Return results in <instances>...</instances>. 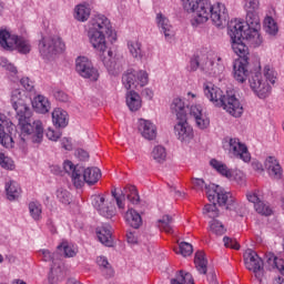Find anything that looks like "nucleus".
<instances>
[{
  "label": "nucleus",
  "instance_id": "63",
  "mask_svg": "<svg viewBox=\"0 0 284 284\" xmlns=\"http://www.w3.org/2000/svg\"><path fill=\"white\" fill-rule=\"evenodd\" d=\"M55 99L58 101L65 102V101H68V94H65L63 91L57 92L55 93Z\"/></svg>",
  "mask_w": 284,
  "mask_h": 284
},
{
  "label": "nucleus",
  "instance_id": "7",
  "mask_svg": "<svg viewBox=\"0 0 284 284\" xmlns=\"http://www.w3.org/2000/svg\"><path fill=\"white\" fill-rule=\"evenodd\" d=\"M206 196L212 204H206L203 207V216L205 219H217L219 216V207H216V203L220 205H227V201L232 199V195L223 190L220 185L209 184L206 187Z\"/></svg>",
  "mask_w": 284,
  "mask_h": 284
},
{
  "label": "nucleus",
  "instance_id": "30",
  "mask_svg": "<svg viewBox=\"0 0 284 284\" xmlns=\"http://www.w3.org/2000/svg\"><path fill=\"white\" fill-rule=\"evenodd\" d=\"M126 223L133 227L134 230H139L141 225H143V219L139 212L134 211V209H129L124 215Z\"/></svg>",
  "mask_w": 284,
  "mask_h": 284
},
{
  "label": "nucleus",
  "instance_id": "23",
  "mask_svg": "<svg viewBox=\"0 0 284 284\" xmlns=\"http://www.w3.org/2000/svg\"><path fill=\"white\" fill-rule=\"evenodd\" d=\"M264 168L271 179H281L283 176V169L281 168L278 160H276L274 156L266 158Z\"/></svg>",
  "mask_w": 284,
  "mask_h": 284
},
{
  "label": "nucleus",
  "instance_id": "34",
  "mask_svg": "<svg viewBox=\"0 0 284 284\" xmlns=\"http://www.w3.org/2000/svg\"><path fill=\"white\" fill-rule=\"evenodd\" d=\"M194 263L200 274H207V258L205 257V252L197 251L195 253Z\"/></svg>",
  "mask_w": 284,
  "mask_h": 284
},
{
  "label": "nucleus",
  "instance_id": "18",
  "mask_svg": "<svg viewBox=\"0 0 284 284\" xmlns=\"http://www.w3.org/2000/svg\"><path fill=\"white\" fill-rule=\"evenodd\" d=\"M229 152L236 159L244 161V163H250V161H252V155L247 150V145L236 138H231L229 140Z\"/></svg>",
  "mask_w": 284,
  "mask_h": 284
},
{
  "label": "nucleus",
  "instance_id": "11",
  "mask_svg": "<svg viewBox=\"0 0 284 284\" xmlns=\"http://www.w3.org/2000/svg\"><path fill=\"white\" fill-rule=\"evenodd\" d=\"M42 261L52 263L49 273V283L57 284L63 278V271L61 270V257L59 253H52L48 250H41Z\"/></svg>",
  "mask_w": 284,
  "mask_h": 284
},
{
  "label": "nucleus",
  "instance_id": "62",
  "mask_svg": "<svg viewBox=\"0 0 284 284\" xmlns=\"http://www.w3.org/2000/svg\"><path fill=\"white\" fill-rule=\"evenodd\" d=\"M61 145L64 150H68V151L72 150V142H70V139L68 138H63L61 140Z\"/></svg>",
  "mask_w": 284,
  "mask_h": 284
},
{
  "label": "nucleus",
  "instance_id": "40",
  "mask_svg": "<svg viewBox=\"0 0 284 284\" xmlns=\"http://www.w3.org/2000/svg\"><path fill=\"white\" fill-rule=\"evenodd\" d=\"M29 213L33 221H41L43 214V206L39 202H30Z\"/></svg>",
  "mask_w": 284,
  "mask_h": 284
},
{
  "label": "nucleus",
  "instance_id": "32",
  "mask_svg": "<svg viewBox=\"0 0 284 284\" xmlns=\"http://www.w3.org/2000/svg\"><path fill=\"white\" fill-rule=\"evenodd\" d=\"M126 105L129 110H131V112H136L141 110V95H139V93H136L135 91H129L126 93Z\"/></svg>",
  "mask_w": 284,
  "mask_h": 284
},
{
  "label": "nucleus",
  "instance_id": "2",
  "mask_svg": "<svg viewBox=\"0 0 284 284\" xmlns=\"http://www.w3.org/2000/svg\"><path fill=\"white\" fill-rule=\"evenodd\" d=\"M204 94L211 103L216 108H223L231 116L239 119L243 115V104L234 94L226 93L223 94L221 88L215 87L212 82H206L203 85Z\"/></svg>",
  "mask_w": 284,
  "mask_h": 284
},
{
  "label": "nucleus",
  "instance_id": "6",
  "mask_svg": "<svg viewBox=\"0 0 284 284\" xmlns=\"http://www.w3.org/2000/svg\"><path fill=\"white\" fill-rule=\"evenodd\" d=\"M63 170L71 176L74 187L78 189L83 187L85 183L94 185L101 179V170L99 168H87L83 170V168L74 165L70 160L63 162Z\"/></svg>",
  "mask_w": 284,
  "mask_h": 284
},
{
  "label": "nucleus",
  "instance_id": "17",
  "mask_svg": "<svg viewBox=\"0 0 284 284\" xmlns=\"http://www.w3.org/2000/svg\"><path fill=\"white\" fill-rule=\"evenodd\" d=\"M248 83L251 85V90L257 94L258 99H267L270 94H272V87L264 81L263 75L261 73H255L248 79Z\"/></svg>",
  "mask_w": 284,
  "mask_h": 284
},
{
  "label": "nucleus",
  "instance_id": "8",
  "mask_svg": "<svg viewBox=\"0 0 284 284\" xmlns=\"http://www.w3.org/2000/svg\"><path fill=\"white\" fill-rule=\"evenodd\" d=\"M183 8L186 12H193L192 26L207 23L212 19V2L209 0H182Z\"/></svg>",
  "mask_w": 284,
  "mask_h": 284
},
{
  "label": "nucleus",
  "instance_id": "56",
  "mask_svg": "<svg viewBox=\"0 0 284 284\" xmlns=\"http://www.w3.org/2000/svg\"><path fill=\"white\" fill-rule=\"evenodd\" d=\"M20 83H21L22 88H24V90H27V92H32L34 90V82L32 80H30V78H22L20 80Z\"/></svg>",
  "mask_w": 284,
  "mask_h": 284
},
{
  "label": "nucleus",
  "instance_id": "15",
  "mask_svg": "<svg viewBox=\"0 0 284 284\" xmlns=\"http://www.w3.org/2000/svg\"><path fill=\"white\" fill-rule=\"evenodd\" d=\"M92 205L104 219H112L116 214L114 202L105 195H94Z\"/></svg>",
  "mask_w": 284,
  "mask_h": 284
},
{
  "label": "nucleus",
  "instance_id": "10",
  "mask_svg": "<svg viewBox=\"0 0 284 284\" xmlns=\"http://www.w3.org/2000/svg\"><path fill=\"white\" fill-rule=\"evenodd\" d=\"M42 59H50L53 54H59L65 50V43L58 36L43 37L38 44Z\"/></svg>",
  "mask_w": 284,
  "mask_h": 284
},
{
  "label": "nucleus",
  "instance_id": "29",
  "mask_svg": "<svg viewBox=\"0 0 284 284\" xmlns=\"http://www.w3.org/2000/svg\"><path fill=\"white\" fill-rule=\"evenodd\" d=\"M233 70L234 79H236L239 83H245V81H247V74H250V71H247V61H236L234 63Z\"/></svg>",
  "mask_w": 284,
  "mask_h": 284
},
{
  "label": "nucleus",
  "instance_id": "1",
  "mask_svg": "<svg viewBox=\"0 0 284 284\" xmlns=\"http://www.w3.org/2000/svg\"><path fill=\"white\" fill-rule=\"evenodd\" d=\"M11 105L20 128L21 141L26 142L30 139L32 143H41L43 141V122L40 120L32 122V108H30V100L26 93L20 89H14L11 92Z\"/></svg>",
  "mask_w": 284,
  "mask_h": 284
},
{
  "label": "nucleus",
  "instance_id": "52",
  "mask_svg": "<svg viewBox=\"0 0 284 284\" xmlns=\"http://www.w3.org/2000/svg\"><path fill=\"white\" fill-rule=\"evenodd\" d=\"M246 199L250 203H253L254 206L263 201V197H261V193L258 191L248 192L246 194Z\"/></svg>",
  "mask_w": 284,
  "mask_h": 284
},
{
  "label": "nucleus",
  "instance_id": "44",
  "mask_svg": "<svg viewBox=\"0 0 284 284\" xmlns=\"http://www.w3.org/2000/svg\"><path fill=\"white\" fill-rule=\"evenodd\" d=\"M128 49L130 51V54L134 59H141L142 51H141V42L139 40H131L128 42Z\"/></svg>",
  "mask_w": 284,
  "mask_h": 284
},
{
  "label": "nucleus",
  "instance_id": "50",
  "mask_svg": "<svg viewBox=\"0 0 284 284\" xmlns=\"http://www.w3.org/2000/svg\"><path fill=\"white\" fill-rule=\"evenodd\" d=\"M264 77H265L266 81L272 83V85H274L276 83V71L271 69L270 65H266L264 68Z\"/></svg>",
  "mask_w": 284,
  "mask_h": 284
},
{
  "label": "nucleus",
  "instance_id": "26",
  "mask_svg": "<svg viewBox=\"0 0 284 284\" xmlns=\"http://www.w3.org/2000/svg\"><path fill=\"white\" fill-rule=\"evenodd\" d=\"M156 24L160 31L164 33V37L168 41L174 37V28L170 23V19L163 16V13L156 14Z\"/></svg>",
  "mask_w": 284,
  "mask_h": 284
},
{
  "label": "nucleus",
  "instance_id": "33",
  "mask_svg": "<svg viewBox=\"0 0 284 284\" xmlns=\"http://www.w3.org/2000/svg\"><path fill=\"white\" fill-rule=\"evenodd\" d=\"M210 165L213 170H216L221 176H225L229 181H232V169L227 168V165L216 159H212L210 161Z\"/></svg>",
  "mask_w": 284,
  "mask_h": 284
},
{
  "label": "nucleus",
  "instance_id": "21",
  "mask_svg": "<svg viewBox=\"0 0 284 284\" xmlns=\"http://www.w3.org/2000/svg\"><path fill=\"white\" fill-rule=\"evenodd\" d=\"M138 130L148 141H154L156 139V125L150 120L140 119L138 122Z\"/></svg>",
  "mask_w": 284,
  "mask_h": 284
},
{
  "label": "nucleus",
  "instance_id": "25",
  "mask_svg": "<svg viewBox=\"0 0 284 284\" xmlns=\"http://www.w3.org/2000/svg\"><path fill=\"white\" fill-rule=\"evenodd\" d=\"M4 191L8 201H17L21 196V185L12 178H7L4 182Z\"/></svg>",
  "mask_w": 284,
  "mask_h": 284
},
{
  "label": "nucleus",
  "instance_id": "31",
  "mask_svg": "<svg viewBox=\"0 0 284 284\" xmlns=\"http://www.w3.org/2000/svg\"><path fill=\"white\" fill-rule=\"evenodd\" d=\"M52 123L55 128H67L68 126V112L63 109H54L52 112Z\"/></svg>",
  "mask_w": 284,
  "mask_h": 284
},
{
  "label": "nucleus",
  "instance_id": "36",
  "mask_svg": "<svg viewBox=\"0 0 284 284\" xmlns=\"http://www.w3.org/2000/svg\"><path fill=\"white\" fill-rule=\"evenodd\" d=\"M172 223H174L172 216L164 215L161 220L158 221V227L161 230V232H165L166 234H173L174 229L172 226Z\"/></svg>",
  "mask_w": 284,
  "mask_h": 284
},
{
  "label": "nucleus",
  "instance_id": "64",
  "mask_svg": "<svg viewBox=\"0 0 284 284\" xmlns=\"http://www.w3.org/2000/svg\"><path fill=\"white\" fill-rule=\"evenodd\" d=\"M143 97H145L149 100H152L154 97V92L151 89H144L142 91Z\"/></svg>",
  "mask_w": 284,
  "mask_h": 284
},
{
  "label": "nucleus",
  "instance_id": "47",
  "mask_svg": "<svg viewBox=\"0 0 284 284\" xmlns=\"http://www.w3.org/2000/svg\"><path fill=\"white\" fill-rule=\"evenodd\" d=\"M254 210L255 212H257V214H261L262 216H272V207L270 206V204L263 202V200L255 204Z\"/></svg>",
  "mask_w": 284,
  "mask_h": 284
},
{
  "label": "nucleus",
  "instance_id": "24",
  "mask_svg": "<svg viewBox=\"0 0 284 284\" xmlns=\"http://www.w3.org/2000/svg\"><path fill=\"white\" fill-rule=\"evenodd\" d=\"M97 236L102 245L106 247H112L114 241L112 240V226L110 224H102L97 227Z\"/></svg>",
  "mask_w": 284,
  "mask_h": 284
},
{
  "label": "nucleus",
  "instance_id": "60",
  "mask_svg": "<svg viewBox=\"0 0 284 284\" xmlns=\"http://www.w3.org/2000/svg\"><path fill=\"white\" fill-rule=\"evenodd\" d=\"M199 65H200V62H199V57H193L190 61V71L191 72H196L199 70Z\"/></svg>",
  "mask_w": 284,
  "mask_h": 284
},
{
  "label": "nucleus",
  "instance_id": "51",
  "mask_svg": "<svg viewBox=\"0 0 284 284\" xmlns=\"http://www.w3.org/2000/svg\"><path fill=\"white\" fill-rule=\"evenodd\" d=\"M112 57L113 52L112 50H109L108 57L102 58V62L104 63V67L106 68V70H109V72H112L114 70V65H116V63L112 61Z\"/></svg>",
  "mask_w": 284,
  "mask_h": 284
},
{
  "label": "nucleus",
  "instance_id": "13",
  "mask_svg": "<svg viewBox=\"0 0 284 284\" xmlns=\"http://www.w3.org/2000/svg\"><path fill=\"white\" fill-rule=\"evenodd\" d=\"M148 72L143 70H128L122 77V83L125 90H132V88H139V85L140 88H143L144 85H148Z\"/></svg>",
  "mask_w": 284,
  "mask_h": 284
},
{
  "label": "nucleus",
  "instance_id": "61",
  "mask_svg": "<svg viewBox=\"0 0 284 284\" xmlns=\"http://www.w3.org/2000/svg\"><path fill=\"white\" fill-rule=\"evenodd\" d=\"M192 183L195 187H200L201 190H203V187H205V190L210 187V185H205V181L203 179H194Z\"/></svg>",
  "mask_w": 284,
  "mask_h": 284
},
{
  "label": "nucleus",
  "instance_id": "4",
  "mask_svg": "<svg viewBox=\"0 0 284 284\" xmlns=\"http://www.w3.org/2000/svg\"><path fill=\"white\" fill-rule=\"evenodd\" d=\"M227 34L231 37V45L233 52L242 59V61H247V55L250 54L247 45L243 43V40H246L253 48H258L261 44H254L250 42L247 37V24L241 21L240 19H234L229 22Z\"/></svg>",
  "mask_w": 284,
  "mask_h": 284
},
{
  "label": "nucleus",
  "instance_id": "43",
  "mask_svg": "<svg viewBox=\"0 0 284 284\" xmlns=\"http://www.w3.org/2000/svg\"><path fill=\"white\" fill-rule=\"evenodd\" d=\"M74 17L77 21H88V19H90V8L83 4L77 6Z\"/></svg>",
  "mask_w": 284,
  "mask_h": 284
},
{
  "label": "nucleus",
  "instance_id": "45",
  "mask_svg": "<svg viewBox=\"0 0 284 284\" xmlns=\"http://www.w3.org/2000/svg\"><path fill=\"white\" fill-rule=\"evenodd\" d=\"M210 230L216 236H223V234H225V232H227V230L225 229L223 223L219 222L216 220H213L210 222Z\"/></svg>",
  "mask_w": 284,
  "mask_h": 284
},
{
  "label": "nucleus",
  "instance_id": "48",
  "mask_svg": "<svg viewBox=\"0 0 284 284\" xmlns=\"http://www.w3.org/2000/svg\"><path fill=\"white\" fill-rule=\"evenodd\" d=\"M59 252H64V256L67 258H73V256H77V248L74 246L69 245L67 242H63L58 246Z\"/></svg>",
  "mask_w": 284,
  "mask_h": 284
},
{
  "label": "nucleus",
  "instance_id": "28",
  "mask_svg": "<svg viewBox=\"0 0 284 284\" xmlns=\"http://www.w3.org/2000/svg\"><path fill=\"white\" fill-rule=\"evenodd\" d=\"M171 112L175 114L178 121H184L187 119V110L185 109V102L181 98H174L171 102Z\"/></svg>",
  "mask_w": 284,
  "mask_h": 284
},
{
  "label": "nucleus",
  "instance_id": "41",
  "mask_svg": "<svg viewBox=\"0 0 284 284\" xmlns=\"http://www.w3.org/2000/svg\"><path fill=\"white\" fill-rule=\"evenodd\" d=\"M171 284H194V277L190 273L180 271L175 278L171 280Z\"/></svg>",
  "mask_w": 284,
  "mask_h": 284
},
{
  "label": "nucleus",
  "instance_id": "12",
  "mask_svg": "<svg viewBox=\"0 0 284 284\" xmlns=\"http://www.w3.org/2000/svg\"><path fill=\"white\" fill-rule=\"evenodd\" d=\"M244 264L248 272H253L255 278L261 283L265 276V264L255 251L247 250L244 253Z\"/></svg>",
  "mask_w": 284,
  "mask_h": 284
},
{
  "label": "nucleus",
  "instance_id": "19",
  "mask_svg": "<svg viewBox=\"0 0 284 284\" xmlns=\"http://www.w3.org/2000/svg\"><path fill=\"white\" fill-rule=\"evenodd\" d=\"M179 122L174 125V134L182 143H190L194 139V129L187 123V118L184 120H178Z\"/></svg>",
  "mask_w": 284,
  "mask_h": 284
},
{
  "label": "nucleus",
  "instance_id": "53",
  "mask_svg": "<svg viewBox=\"0 0 284 284\" xmlns=\"http://www.w3.org/2000/svg\"><path fill=\"white\" fill-rule=\"evenodd\" d=\"M112 196L115 199L119 210H125V194L121 193V195H116V191H112Z\"/></svg>",
  "mask_w": 284,
  "mask_h": 284
},
{
  "label": "nucleus",
  "instance_id": "35",
  "mask_svg": "<svg viewBox=\"0 0 284 284\" xmlns=\"http://www.w3.org/2000/svg\"><path fill=\"white\" fill-rule=\"evenodd\" d=\"M151 158L153 159V161H155V163H165V160L168 159V151L165 150V146H154L151 152Z\"/></svg>",
  "mask_w": 284,
  "mask_h": 284
},
{
  "label": "nucleus",
  "instance_id": "54",
  "mask_svg": "<svg viewBox=\"0 0 284 284\" xmlns=\"http://www.w3.org/2000/svg\"><path fill=\"white\" fill-rule=\"evenodd\" d=\"M223 243H224L225 247H230L231 250H241V245H239V242H236L235 239L224 236Z\"/></svg>",
  "mask_w": 284,
  "mask_h": 284
},
{
  "label": "nucleus",
  "instance_id": "16",
  "mask_svg": "<svg viewBox=\"0 0 284 284\" xmlns=\"http://www.w3.org/2000/svg\"><path fill=\"white\" fill-rule=\"evenodd\" d=\"M12 132H14V124L6 114L0 113V143L4 148H13L14 145Z\"/></svg>",
  "mask_w": 284,
  "mask_h": 284
},
{
  "label": "nucleus",
  "instance_id": "14",
  "mask_svg": "<svg viewBox=\"0 0 284 284\" xmlns=\"http://www.w3.org/2000/svg\"><path fill=\"white\" fill-rule=\"evenodd\" d=\"M75 71L82 79H89L90 81H99V70L94 68L92 61L87 57H79L75 60Z\"/></svg>",
  "mask_w": 284,
  "mask_h": 284
},
{
  "label": "nucleus",
  "instance_id": "22",
  "mask_svg": "<svg viewBox=\"0 0 284 284\" xmlns=\"http://www.w3.org/2000/svg\"><path fill=\"white\" fill-rule=\"evenodd\" d=\"M189 114L194 119L200 130H205L210 126V119L203 114V108L201 105H191L189 108Z\"/></svg>",
  "mask_w": 284,
  "mask_h": 284
},
{
  "label": "nucleus",
  "instance_id": "9",
  "mask_svg": "<svg viewBox=\"0 0 284 284\" xmlns=\"http://www.w3.org/2000/svg\"><path fill=\"white\" fill-rule=\"evenodd\" d=\"M0 45L3 50H17L19 54H30L32 51L30 40L12 34L6 29L0 30Z\"/></svg>",
  "mask_w": 284,
  "mask_h": 284
},
{
  "label": "nucleus",
  "instance_id": "37",
  "mask_svg": "<svg viewBox=\"0 0 284 284\" xmlns=\"http://www.w3.org/2000/svg\"><path fill=\"white\" fill-rule=\"evenodd\" d=\"M122 194H124V196H126L128 201H130V203H132L133 205H136V203H139L140 201V196H139V191H136V186L134 185H128L124 187V190L122 191Z\"/></svg>",
  "mask_w": 284,
  "mask_h": 284
},
{
  "label": "nucleus",
  "instance_id": "58",
  "mask_svg": "<svg viewBox=\"0 0 284 284\" xmlns=\"http://www.w3.org/2000/svg\"><path fill=\"white\" fill-rule=\"evenodd\" d=\"M47 138L49 139V141H59V139H61V132L48 129Z\"/></svg>",
  "mask_w": 284,
  "mask_h": 284
},
{
  "label": "nucleus",
  "instance_id": "46",
  "mask_svg": "<svg viewBox=\"0 0 284 284\" xmlns=\"http://www.w3.org/2000/svg\"><path fill=\"white\" fill-rule=\"evenodd\" d=\"M55 199L63 205H70V201H72V195L64 189H58L55 192Z\"/></svg>",
  "mask_w": 284,
  "mask_h": 284
},
{
  "label": "nucleus",
  "instance_id": "38",
  "mask_svg": "<svg viewBox=\"0 0 284 284\" xmlns=\"http://www.w3.org/2000/svg\"><path fill=\"white\" fill-rule=\"evenodd\" d=\"M264 30L266 34H270L271 37H276V34H278V24H276L274 18L267 16L264 19Z\"/></svg>",
  "mask_w": 284,
  "mask_h": 284
},
{
  "label": "nucleus",
  "instance_id": "57",
  "mask_svg": "<svg viewBox=\"0 0 284 284\" xmlns=\"http://www.w3.org/2000/svg\"><path fill=\"white\" fill-rule=\"evenodd\" d=\"M126 242L130 245H136V243H139V235H136V231L126 232Z\"/></svg>",
  "mask_w": 284,
  "mask_h": 284
},
{
  "label": "nucleus",
  "instance_id": "55",
  "mask_svg": "<svg viewBox=\"0 0 284 284\" xmlns=\"http://www.w3.org/2000/svg\"><path fill=\"white\" fill-rule=\"evenodd\" d=\"M232 181H236L239 185H243L245 183V174L241 171L232 170Z\"/></svg>",
  "mask_w": 284,
  "mask_h": 284
},
{
  "label": "nucleus",
  "instance_id": "20",
  "mask_svg": "<svg viewBox=\"0 0 284 284\" xmlns=\"http://www.w3.org/2000/svg\"><path fill=\"white\" fill-rule=\"evenodd\" d=\"M227 8L223 3L216 2L215 4H213L211 11V21H213V23L217 26V28L223 26V23L227 21Z\"/></svg>",
  "mask_w": 284,
  "mask_h": 284
},
{
  "label": "nucleus",
  "instance_id": "42",
  "mask_svg": "<svg viewBox=\"0 0 284 284\" xmlns=\"http://www.w3.org/2000/svg\"><path fill=\"white\" fill-rule=\"evenodd\" d=\"M0 168H2L3 170H9L10 172H12L17 168V165L14 164V160L6 155V153L1 150H0Z\"/></svg>",
  "mask_w": 284,
  "mask_h": 284
},
{
  "label": "nucleus",
  "instance_id": "27",
  "mask_svg": "<svg viewBox=\"0 0 284 284\" xmlns=\"http://www.w3.org/2000/svg\"><path fill=\"white\" fill-rule=\"evenodd\" d=\"M32 108L38 114H48L52 106L50 100L45 95L38 94L32 100Z\"/></svg>",
  "mask_w": 284,
  "mask_h": 284
},
{
  "label": "nucleus",
  "instance_id": "49",
  "mask_svg": "<svg viewBox=\"0 0 284 284\" xmlns=\"http://www.w3.org/2000/svg\"><path fill=\"white\" fill-rule=\"evenodd\" d=\"M179 250L182 256H191V254L194 252V247L187 242H181Z\"/></svg>",
  "mask_w": 284,
  "mask_h": 284
},
{
  "label": "nucleus",
  "instance_id": "3",
  "mask_svg": "<svg viewBox=\"0 0 284 284\" xmlns=\"http://www.w3.org/2000/svg\"><path fill=\"white\" fill-rule=\"evenodd\" d=\"M112 34V22L103 14L94 16L90 21L88 31L89 41L100 54H105L108 50V41L105 36Z\"/></svg>",
  "mask_w": 284,
  "mask_h": 284
},
{
  "label": "nucleus",
  "instance_id": "59",
  "mask_svg": "<svg viewBox=\"0 0 284 284\" xmlns=\"http://www.w3.org/2000/svg\"><path fill=\"white\" fill-rule=\"evenodd\" d=\"M252 169L257 172V174H263L265 172V169L263 168V164L258 162L257 160H254L252 163Z\"/></svg>",
  "mask_w": 284,
  "mask_h": 284
},
{
  "label": "nucleus",
  "instance_id": "5",
  "mask_svg": "<svg viewBox=\"0 0 284 284\" xmlns=\"http://www.w3.org/2000/svg\"><path fill=\"white\" fill-rule=\"evenodd\" d=\"M244 10L246 12V39L254 45L263 44V36H261V17L258 11L261 10L260 0H244Z\"/></svg>",
  "mask_w": 284,
  "mask_h": 284
},
{
  "label": "nucleus",
  "instance_id": "39",
  "mask_svg": "<svg viewBox=\"0 0 284 284\" xmlns=\"http://www.w3.org/2000/svg\"><path fill=\"white\" fill-rule=\"evenodd\" d=\"M97 264L99 265V267H101L102 272H106V278L114 276V268H112V265H110L108 257L99 256L97 258Z\"/></svg>",
  "mask_w": 284,
  "mask_h": 284
}]
</instances>
